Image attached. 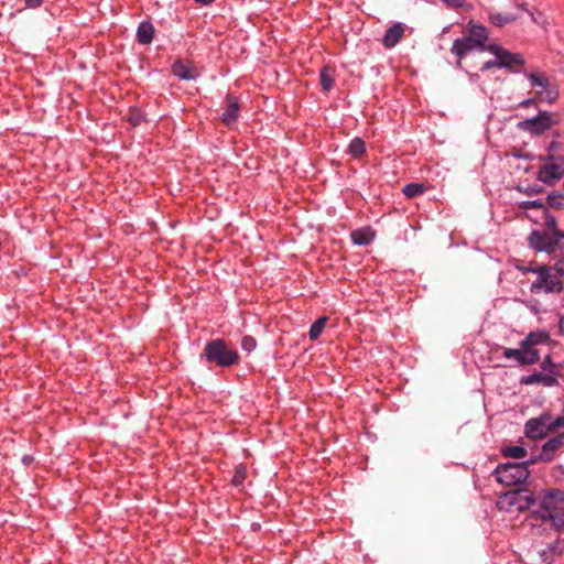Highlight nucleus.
Masks as SVG:
<instances>
[{
  "mask_svg": "<svg viewBox=\"0 0 564 564\" xmlns=\"http://www.w3.org/2000/svg\"><path fill=\"white\" fill-rule=\"evenodd\" d=\"M550 425H551L552 432L556 431L558 427H563L564 426V415H560L556 419H553L551 416Z\"/></svg>",
  "mask_w": 564,
  "mask_h": 564,
  "instance_id": "e433bc0d",
  "label": "nucleus"
},
{
  "mask_svg": "<svg viewBox=\"0 0 564 564\" xmlns=\"http://www.w3.org/2000/svg\"><path fill=\"white\" fill-rule=\"evenodd\" d=\"M327 322H328V317L322 316V317L317 318L311 325L310 330H308V337L311 340H316L321 336L324 328L326 327Z\"/></svg>",
  "mask_w": 564,
  "mask_h": 564,
  "instance_id": "393cba45",
  "label": "nucleus"
},
{
  "mask_svg": "<svg viewBox=\"0 0 564 564\" xmlns=\"http://www.w3.org/2000/svg\"><path fill=\"white\" fill-rule=\"evenodd\" d=\"M535 104H536V99L535 98H528V99L522 100L519 104V107L527 108V107L535 105Z\"/></svg>",
  "mask_w": 564,
  "mask_h": 564,
  "instance_id": "79ce46f5",
  "label": "nucleus"
},
{
  "mask_svg": "<svg viewBox=\"0 0 564 564\" xmlns=\"http://www.w3.org/2000/svg\"><path fill=\"white\" fill-rule=\"evenodd\" d=\"M196 3H199L202 6H209L212 4L215 0H194Z\"/></svg>",
  "mask_w": 564,
  "mask_h": 564,
  "instance_id": "a18cd8bd",
  "label": "nucleus"
},
{
  "mask_svg": "<svg viewBox=\"0 0 564 564\" xmlns=\"http://www.w3.org/2000/svg\"><path fill=\"white\" fill-rule=\"evenodd\" d=\"M494 476L499 484L516 486L523 484L529 478L530 470L521 463H505L496 467Z\"/></svg>",
  "mask_w": 564,
  "mask_h": 564,
  "instance_id": "0eeeda50",
  "label": "nucleus"
},
{
  "mask_svg": "<svg viewBox=\"0 0 564 564\" xmlns=\"http://www.w3.org/2000/svg\"><path fill=\"white\" fill-rule=\"evenodd\" d=\"M502 356L506 359H513L521 366L535 365L540 361V351H532L527 348H507L502 347Z\"/></svg>",
  "mask_w": 564,
  "mask_h": 564,
  "instance_id": "ddd939ff",
  "label": "nucleus"
},
{
  "mask_svg": "<svg viewBox=\"0 0 564 564\" xmlns=\"http://www.w3.org/2000/svg\"><path fill=\"white\" fill-rule=\"evenodd\" d=\"M530 308H531V311H532V312H534L535 314H538V313H539V310H538V307H536V306H530Z\"/></svg>",
  "mask_w": 564,
  "mask_h": 564,
  "instance_id": "de8ad7c7",
  "label": "nucleus"
},
{
  "mask_svg": "<svg viewBox=\"0 0 564 564\" xmlns=\"http://www.w3.org/2000/svg\"><path fill=\"white\" fill-rule=\"evenodd\" d=\"M466 29L468 35L456 39L451 47V53L457 57V67L462 66L463 58L468 54L488 48L489 32L485 25L469 21Z\"/></svg>",
  "mask_w": 564,
  "mask_h": 564,
  "instance_id": "f03ea898",
  "label": "nucleus"
},
{
  "mask_svg": "<svg viewBox=\"0 0 564 564\" xmlns=\"http://www.w3.org/2000/svg\"><path fill=\"white\" fill-rule=\"evenodd\" d=\"M555 123L554 115L546 110H541L535 117L520 121L518 127L530 134L541 135Z\"/></svg>",
  "mask_w": 564,
  "mask_h": 564,
  "instance_id": "6e6552de",
  "label": "nucleus"
},
{
  "mask_svg": "<svg viewBox=\"0 0 564 564\" xmlns=\"http://www.w3.org/2000/svg\"><path fill=\"white\" fill-rule=\"evenodd\" d=\"M517 19H518V17L512 15V14H502V13H498V12L489 14L490 22L499 28H501L510 22H513Z\"/></svg>",
  "mask_w": 564,
  "mask_h": 564,
  "instance_id": "cd10ccee",
  "label": "nucleus"
},
{
  "mask_svg": "<svg viewBox=\"0 0 564 564\" xmlns=\"http://www.w3.org/2000/svg\"><path fill=\"white\" fill-rule=\"evenodd\" d=\"M247 477V471L243 466H238L235 469L231 482L234 486L238 487L241 486Z\"/></svg>",
  "mask_w": 564,
  "mask_h": 564,
  "instance_id": "7c9ffc66",
  "label": "nucleus"
},
{
  "mask_svg": "<svg viewBox=\"0 0 564 564\" xmlns=\"http://www.w3.org/2000/svg\"><path fill=\"white\" fill-rule=\"evenodd\" d=\"M442 2L452 9H462L467 6L465 0H442Z\"/></svg>",
  "mask_w": 564,
  "mask_h": 564,
  "instance_id": "c9c22d12",
  "label": "nucleus"
},
{
  "mask_svg": "<svg viewBox=\"0 0 564 564\" xmlns=\"http://www.w3.org/2000/svg\"><path fill=\"white\" fill-rule=\"evenodd\" d=\"M552 271H554L553 267H550L546 264H541V265L534 267V270H531V273H534L538 276H544V275L551 274Z\"/></svg>",
  "mask_w": 564,
  "mask_h": 564,
  "instance_id": "f704fd0d",
  "label": "nucleus"
},
{
  "mask_svg": "<svg viewBox=\"0 0 564 564\" xmlns=\"http://www.w3.org/2000/svg\"><path fill=\"white\" fill-rule=\"evenodd\" d=\"M204 356L209 364H215L221 368L234 366L239 360L238 351L230 348L226 340L221 338L209 340L205 345Z\"/></svg>",
  "mask_w": 564,
  "mask_h": 564,
  "instance_id": "423d86ee",
  "label": "nucleus"
},
{
  "mask_svg": "<svg viewBox=\"0 0 564 564\" xmlns=\"http://www.w3.org/2000/svg\"><path fill=\"white\" fill-rule=\"evenodd\" d=\"M527 78L530 82L531 87H539L541 90H539L536 94L539 96H543L545 94V99L549 102H554L558 98V89L556 87H551L550 79L543 72H531L525 73Z\"/></svg>",
  "mask_w": 564,
  "mask_h": 564,
  "instance_id": "9d476101",
  "label": "nucleus"
},
{
  "mask_svg": "<svg viewBox=\"0 0 564 564\" xmlns=\"http://www.w3.org/2000/svg\"><path fill=\"white\" fill-rule=\"evenodd\" d=\"M239 110H240V106H239V101H238L237 97L228 95L226 97V106L221 113V121L226 126H230V124L235 123L239 117Z\"/></svg>",
  "mask_w": 564,
  "mask_h": 564,
  "instance_id": "a211bd4d",
  "label": "nucleus"
},
{
  "mask_svg": "<svg viewBox=\"0 0 564 564\" xmlns=\"http://www.w3.org/2000/svg\"><path fill=\"white\" fill-rule=\"evenodd\" d=\"M347 153L352 158H360L366 153V143L361 138H354L347 149Z\"/></svg>",
  "mask_w": 564,
  "mask_h": 564,
  "instance_id": "b1692460",
  "label": "nucleus"
},
{
  "mask_svg": "<svg viewBox=\"0 0 564 564\" xmlns=\"http://www.w3.org/2000/svg\"><path fill=\"white\" fill-rule=\"evenodd\" d=\"M520 383L522 386L542 384L543 387H555L558 384V380L555 379L554 376H550L549 373L541 371L522 376L520 378Z\"/></svg>",
  "mask_w": 564,
  "mask_h": 564,
  "instance_id": "dca6fc26",
  "label": "nucleus"
},
{
  "mask_svg": "<svg viewBox=\"0 0 564 564\" xmlns=\"http://www.w3.org/2000/svg\"><path fill=\"white\" fill-rule=\"evenodd\" d=\"M558 329L562 335H564V315L560 316L558 319Z\"/></svg>",
  "mask_w": 564,
  "mask_h": 564,
  "instance_id": "37998d69",
  "label": "nucleus"
},
{
  "mask_svg": "<svg viewBox=\"0 0 564 564\" xmlns=\"http://www.w3.org/2000/svg\"><path fill=\"white\" fill-rule=\"evenodd\" d=\"M539 462H543V459L539 458V455H536V456L531 457L528 460L522 462L521 465H525L527 469H529V467L531 465H534V464H536Z\"/></svg>",
  "mask_w": 564,
  "mask_h": 564,
  "instance_id": "ea45409f",
  "label": "nucleus"
},
{
  "mask_svg": "<svg viewBox=\"0 0 564 564\" xmlns=\"http://www.w3.org/2000/svg\"><path fill=\"white\" fill-rule=\"evenodd\" d=\"M319 84L323 91H329L335 85L334 70L327 66L319 70Z\"/></svg>",
  "mask_w": 564,
  "mask_h": 564,
  "instance_id": "4be33fe9",
  "label": "nucleus"
},
{
  "mask_svg": "<svg viewBox=\"0 0 564 564\" xmlns=\"http://www.w3.org/2000/svg\"><path fill=\"white\" fill-rule=\"evenodd\" d=\"M426 186L423 183H410L402 188V193L406 198H414L425 193Z\"/></svg>",
  "mask_w": 564,
  "mask_h": 564,
  "instance_id": "a878e982",
  "label": "nucleus"
},
{
  "mask_svg": "<svg viewBox=\"0 0 564 564\" xmlns=\"http://www.w3.org/2000/svg\"><path fill=\"white\" fill-rule=\"evenodd\" d=\"M557 367L558 366L553 362L551 355H546L540 364L541 371L549 373L550 376H554L555 379L560 376Z\"/></svg>",
  "mask_w": 564,
  "mask_h": 564,
  "instance_id": "bb28decb",
  "label": "nucleus"
},
{
  "mask_svg": "<svg viewBox=\"0 0 564 564\" xmlns=\"http://www.w3.org/2000/svg\"><path fill=\"white\" fill-rule=\"evenodd\" d=\"M172 73L181 80H191L197 77V73L192 64L181 59H177L172 64Z\"/></svg>",
  "mask_w": 564,
  "mask_h": 564,
  "instance_id": "6ab92c4d",
  "label": "nucleus"
},
{
  "mask_svg": "<svg viewBox=\"0 0 564 564\" xmlns=\"http://www.w3.org/2000/svg\"><path fill=\"white\" fill-rule=\"evenodd\" d=\"M550 419L551 414L544 412L536 417L528 420L524 424V435L533 441L544 438L549 433H552Z\"/></svg>",
  "mask_w": 564,
  "mask_h": 564,
  "instance_id": "1a4fd4ad",
  "label": "nucleus"
},
{
  "mask_svg": "<svg viewBox=\"0 0 564 564\" xmlns=\"http://www.w3.org/2000/svg\"><path fill=\"white\" fill-rule=\"evenodd\" d=\"M535 496L525 488L509 490L500 495L496 506L498 510L503 512H523L535 503Z\"/></svg>",
  "mask_w": 564,
  "mask_h": 564,
  "instance_id": "20e7f679",
  "label": "nucleus"
},
{
  "mask_svg": "<svg viewBox=\"0 0 564 564\" xmlns=\"http://www.w3.org/2000/svg\"><path fill=\"white\" fill-rule=\"evenodd\" d=\"M557 276H564V259H560L553 265Z\"/></svg>",
  "mask_w": 564,
  "mask_h": 564,
  "instance_id": "4c0bfd02",
  "label": "nucleus"
},
{
  "mask_svg": "<svg viewBox=\"0 0 564 564\" xmlns=\"http://www.w3.org/2000/svg\"><path fill=\"white\" fill-rule=\"evenodd\" d=\"M154 26L150 21H142L137 29V41L139 44L148 45L154 39Z\"/></svg>",
  "mask_w": 564,
  "mask_h": 564,
  "instance_id": "412c9836",
  "label": "nucleus"
},
{
  "mask_svg": "<svg viewBox=\"0 0 564 564\" xmlns=\"http://www.w3.org/2000/svg\"><path fill=\"white\" fill-rule=\"evenodd\" d=\"M542 213L544 214V224L550 229V231L560 230L555 217L551 215L547 209L546 212Z\"/></svg>",
  "mask_w": 564,
  "mask_h": 564,
  "instance_id": "473e14b6",
  "label": "nucleus"
},
{
  "mask_svg": "<svg viewBox=\"0 0 564 564\" xmlns=\"http://www.w3.org/2000/svg\"><path fill=\"white\" fill-rule=\"evenodd\" d=\"M528 240L530 246L539 252L564 257V231L562 230H533Z\"/></svg>",
  "mask_w": 564,
  "mask_h": 564,
  "instance_id": "39448f33",
  "label": "nucleus"
},
{
  "mask_svg": "<svg viewBox=\"0 0 564 564\" xmlns=\"http://www.w3.org/2000/svg\"><path fill=\"white\" fill-rule=\"evenodd\" d=\"M564 446V432L556 434L554 437L547 440L541 447L539 458L543 463H551L554 460L556 453Z\"/></svg>",
  "mask_w": 564,
  "mask_h": 564,
  "instance_id": "4468645a",
  "label": "nucleus"
},
{
  "mask_svg": "<svg viewBox=\"0 0 564 564\" xmlns=\"http://www.w3.org/2000/svg\"><path fill=\"white\" fill-rule=\"evenodd\" d=\"M44 0H25V6L31 9H36L43 4Z\"/></svg>",
  "mask_w": 564,
  "mask_h": 564,
  "instance_id": "a19ab883",
  "label": "nucleus"
},
{
  "mask_svg": "<svg viewBox=\"0 0 564 564\" xmlns=\"http://www.w3.org/2000/svg\"><path fill=\"white\" fill-rule=\"evenodd\" d=\"M501 455L508 458L522 459L528 455V452L523 446L512 445L502 447Z\"/></svg>",
  "mask_w": 564,
  "mask_h": 564,
  "instance_id": "5701e85b",
  "label": "nucleus"
},
{
  "mask_svg": "<svg viewBox=\"0 0 564 564\" xmlns=\"http://www.w3.org/2000/svg\"><path fill=\"white\" fill-rule=\"evenodd\" d=\"M539 161L538 180L545 185H554L564 176V143L552 141Z\"/></svg>",
  "mask_w": 564,
  "mask_h": 564,
  "instance_id": "7ed1b4c3",
  "label": "nucleus"
},
{
  "mask_svg": "<svg viewBox=\"0 0 564 564\" xmlns=\"http://www.w3.org/2000/svg\"><path fill=\"white\" fill-rule=\"evenodd\" d=\"M547 205L555 209L564 208V193L552 192L547 195Z\"/></svg>",
  "mask_w": 564,
  "mask_h": 564,
  "instance_id": "c85d7f7f",
  "label": "nucleus"
},
{
  "mask_svg": "<svg viewBox=\"0 0 564 564\" xmlns=\"http://www.w3.org/2000/svg\"><path fill=\"white\" fill-rule=\"evenodd\" d=\"M520 208L524 209V210H528V209H531V208H536V209H540L542 212H546V205L542 200H540V199L523 200V202L520 203Z\"/></svg>",
  "mask_w": 564,
  "mask_h": 564,
  "instance_id": "c756f323",
  "label": "nucleus"
},
{
  "mask_svg": "<svg viewBox=\"0 0 564 564\" xmlns=\"http://www.w3.org/2000/svg\"><path fill=\"white\" fill-rule=\"evenodd\" d=\"M551 477L556 482H564V466L563 465H556L552 467L551 469Z\"/></svg>",
  "mask_w": 564,
  "mask_h": 564,
  "instance_id": "72a5a7b5",
  "label": "nucleus"
},
{
  "mask_svg": "<svg viewBox=\"0 0 564 564\" xmlns=\"http://www.w3.org/2000/svg\"><path fill=\"white\" fill-rule=\"evenodd\" d=\"M494 67H498V59L497 57L492 61H487L485 62L481 67H480V72H487L489 70L490 68H494Z\"/></svg>",
  "mask_w": 564,
  "mask_h": 564,
  "instance_id": "58836bf2",
  "label": "nucleus"
},
{
  "mask_svg": "<svg viewBox=\"0 0 564 564\" xmlns=\"http://www.w3.org/2000/svg\"><path fill=\"white\" fill-rule=\"evenodd\" d=\"M257 347V340L252 337V336H249V335H246L242 337L241 339V348L250 354L251 351H253Z\"/></svg>",
  "mask_w": 564,
  "mask_h": 564,
  "instance_id": "2f4dec72",
  "label": "nucleus"
},
{
  "mask_svg": "<svg viewBox=\"0 0 564 564\" xmlns=\"http://www.w3.org/2000/svg\"><path fill=\"white\" fill-rule=\"evenodd\" d=\"M375 231L370 227H362L351 231L350 239L356 246H368L375 239Z\"/></svg>",
  "mask_w": 564,
  "mask_h": 564,
  "instance_id": "aec40b11",
  "label": "nucleus"
},
{
  "mask_svg": "<svg viewBox=\"0 0 564 564\" xmlns=\"http://www.w3.org/2000/svg\"><path fill=\"white\" fill-rule=\"evenodd\" d=\"M551 336L545 329H536L530 332L520 343V347L527 348L532 351H539L535 347L539 345H547Z\"/></svg>",
  "mask_w": 564,
  "mask_h": 564,
  "instance_id": "2eb2a0df",
  "label": "nucleus"
},
{
  "mask_svg": "<svg viewBox=\"0 0 564 564\" xmlns=\"http://www.w3.org/2000/svg\"><path fill=\"white\" fill-rule=\"evenodd\" d=\"M564 289L563 282L556 274H549L544 276H538L534 282L530 285V292L532 294H560Z\"/></svg>",
  "mask_w": 564,
  "mask_h": 564,
  "instance_id": "9b49d317",
  "label": "nucleus"
},
{
  "mask_svg": "<svg viewBox=\"0 0 564 564\" xmlns=\"http://www.w3.org/2000/svg\"><path fill=\"white\" fill-rule=\"evenodd\" d=\"M539 509L533 513L543 522L551 523L555 531H564V489L549 488L539 496Z\"/></svg>",
  "mask_w": 564,
  "mask_h": 564,
  "instance_id": "f257e3e1",
  "label": "nucleus"
},
{
  "mask_svg": "<svg viewBox=\"0 0 564 564\" xmlns=\"http://www.w3.org/2000/svg\"><path fill=\"white\" fill-rule=\"evenodd\" d=\"M405 32V25L402 22H395L384 33L382 39V45L386 48L394 47L403 37Z\"/></svg>",
  "mask_w": 564,
  "mask_h": 564,
  "instance_id": "f3484780",
  "label": "nucleus"
},
{
  "mask_svg": "<svg viewBox=\"0 0 564 564\" xmlns=\"http://www.w3.org/2000/svg\"><path fill=\"white\" fill-rule=\"evenodd\" d=\"M488 52L498 59V68H512L524 64V58L519 53H511L498 44H489Z\"/></svg>",
  "mask_w": 564,
  "mask_h": 564,
  "instance_id": "f8f14e48",
  "label": "nucleus"
},
{
  "mask_svg": "<svg viewBox=\"0 0 564 564\" xmlns=\"http://www.w3.org/2000/svg\"><path fill=\"white\" fill-rule=\"evenodd\" d=\"M522 273H531V270H534V267H519L518 268Z\"/></svg>",
  "mask_w": 564,
  "mask_h": 564,
  "instance_id": "c03bdc74",
  "label": "nucleus"
},
{
  "mask_svg": "<svg viewBox=\"0 0 564 564\" xmlns=\"http://www.w3.org/2000/svg\"><path fill=\"white\" fill-rule=\"evenodd\" d=\"M130 121L132 122L133 126H137L139 123L140 119L138 117H135V118L133 117L130 119Z\"/></svg>",
  "mask_w": 564,
  "mask_h": 564,
  "instance_id": "49530a36",
  "label": "nucleus"
}]
</instances>
